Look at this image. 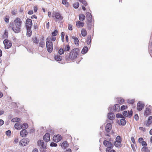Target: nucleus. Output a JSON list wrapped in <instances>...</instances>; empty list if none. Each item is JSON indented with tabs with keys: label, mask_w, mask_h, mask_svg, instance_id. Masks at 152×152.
I'll list each match as a JSON object with an SVG mask.
<instances>
[{
	"label": "nucleus",
	"mask_w": 152,
	"mask_h": 152,
	"mask_svg": "<svg viewBox=\"0 0 152 152\" xmlns=\"http://www.w3.org/2000/svg\"><path fill=\"white\" fill-rule=\"evenodd\" d=\"M15 33H18L20 32V29H12Z\"/></svg>",
	"instance_id": "obj_52"
},
{
	"label": "nucleus",
	"mask_w": 152,
	"mask_h": 152,
	"mask_svg": "<svg viewBox=\"0 0 152 152\" xmlns=\"http://www.w3.org/2000/svg\"><path fill=\"white\" fill-rule=\"evenodd\" d=\"M3 43L4 45V48L5 49H9L12 46L11 41L8 39H4L3 42Z\"/></svg>",
	"instance_id": "obj_7"
},
{
	"label": "nucleus",
	"mask_w": 152,
	"mask_h": 152,
	"mask_svg": "<svg viewBox=\"0 0 152 152\" xmlns=\"http://www.w3.org/2000/svg\"><path fill=\"white\" fill-rule=\"evenodd\" d=\"M32 41L35 44L37 45L39 42V39L38 37H37L35 36L33 37L32 39Z\"/></svg>",
	"instance_id": "obj_30"
},
{
	"label": "nucleus",
	"mask_w": 152,
	"mask_h": 152,
	"mask_svg": "<svg viewBox=\"0 0 152 152\" xmlns=\"http://www.w3.org/2000/svg\"><path fill=\"white\" fill-rule=\"evenodd\" d=\"M58 31L57 29H55L54 31L51 33L52 36L53 37L56 36L58 34Z\"/></svg>",
	"instance_id": "obj_41"
},
{
	"label": "nucleus",
	"mask_w": 152,
	"mask_h": 152,
	"mask_svg": "<svg viewBox=\"0 0 152 152\" xmlns=\"http://www.w3.org/2000/svg\"><path fill=\"white\" fill-rule=\"evenodd\" d=\"M151 124L148 120L145 121L144 123V125L147 127H149Z\"/></svg>",
	"instance_id": "obj_42"
},
{
	"label": "nucleus",
	"mask_w": 152,
	"mask_h": 152,
	"mask_svg": "<svg viewBox=\"0 0 152 152\" xmlns=\"http://www.w3.org/2000/svg\"><path fill=\"white\" fill-rule=\"evenodd\" d=\"M21 129L26 130L28 127V125L26 123H21Z\"/></svg>",
	"instance_id": "obj_32"
},
{
	"label": "nucleus",
	"mask_w": 152,
	"mask_h": 152,
	"mask_svg": "<svg viewBox=\"0 0 152 152\" xmlns=\"http://www.w3.org/2000/svg\"><path fill=\"white\" fill-rule=\"evenodd\" d=\"M62 3L63 4L66 5V7H68L69 5V3L66 0H62Z\"/></svg>",
	"instance_id": "obj_47"
},
{
	"label": "nucleus",
	"mask_w": 152,
	"mask_h": 152,
	"mask_svg": "<svg viewBox=\"0 0 152 152\" xmlns=\"http://www.w3.org/2000/svg\"><path fill=\"white\" fill-rule=\"evenodd\" d=\"M26 35L28 37H31L32 35V31L31 29H26Z\"/></svg>",
	"instance_id": "obj_34"
},
{
	"label": "nucleus",
	"mask_w": 152,
	"mask_h": 152,
	"mask_svg": "<svg viewBox=\"0 0 152 152\" xmlns=\"http://www.w3.org/2000/svg\"><path fill=\"white\" fill-rule=\"evenodd\" d=\"M115 140L116 141L115 142H116L118 143H119V144H121L122 140L121 137L120 136L118 135L116 137Z\"/></svg>",
	"instance_id": "obj_33"
},
{
	"label": "nucleus",
	"mask_w": 152,
	"mask_h": 152,
	"mask_svg": "<svg viewBox=\"0 0 152 152\" xmlns=\"http://www.w3.org/2000/svg\"><path fill=\"white\" fill-rule=\"evenodd\" d=\"M8 30L7 29H5V30L4 31V32L2 34V37L3 39H7V38H8Z\"/></svg>",
	"instance_id": "obj_21"
},
{
	"label": "nucleus",
	"mask_w": 152,
	"mask_h": 152,
	"mask_svg": "<svg viewBox=\"0 0 152 152\" xmlns=\"http://www.w3.org/2000/svg\"><path fill=\"white\" fill-rule=\"evenodd\" d=\"M138 140V142L140 144H141L144 141L143 138L142 137L139 138Z\"/></svg>",
	"instance_id": "obj_54"
},
{
	"label": "nucleus",
	"mask_w": 152,
	"mask_h": 152,
	"mask_svg": "<svg viewBox=\"0 0 152 152\" xmlns=\"http://www.w3.org/2000/svg\"><path fill=\"white\" fill-rule=\"evenodd\" d=\"M50 135L49 133H46L43 136V140L45 142H48L50 140Z\"/></svg>",
	"instance_id": "obj_14"
},
{
	"label": "nucleus",
	"mask_w": 152,
	"mask_h": 152,
	"mask_svg": "<svg viewBox=\"0 0 152 152\" xmlns=\"http://www.w3.org/2000/svg\"><path fill=\"white\" fill-rule=\"evenodd\" d=\"M29 142V140L27 138L22 139L19 142L20 145L24 146L27 145Z\"/></svg>",
	"instance_id": "obj_9"
},
{
	"label": "nucleus",
	"mask_w": 152,
	"mask_h": 152,
	"mask_svg": "<svg viewBox=\"0 0 152 152\" xmlns=\"http://www.w3.org/2000/svg\"><path fill=\"white\" fill-rule=\"evenodd\" d=\"M25 26L26 28H31L32 26V20L27 18L26 20Z\"/></svg>",
	"instance_id": "obj_12"
},
{
	"label": "nucleus",
	"mask_w": 152,
	"mask_h": 152,
	"mask_svg": "<svg viewBox=\"0 0 152 152\" xmlns=\"http://www.w3.org/2000/svg\"><path fill=\"white\" fill-rule=\"evenodd\" d=\"M116 117L117 118H123V116L121 114L117 113L116 115Z\"/></svg>",
	"instance_id": "obj_51"
},
{
	"label": "nucleus",
	"mask_w": 152,
	"mask_h": 152,
	"mask_svg": "<svg viewBox=\"0 0 152 152\" xmlns=\"http://www.w3.org/2000/svg\"><path fill=\"white\" fill-rule=\"evenodd\" d=\"M79 6V3L78 2H77L76 3H74L73 4V6L74 8L75 9H77L78 8Z\"/></svg>",
	"instance_id": "obj_45"
},
{
	"label": "nucleus",
	"mask_w": 152,
	"mask_h": 152,
	"mask_svg": "<svg viewBox=\"0 0 152 152\" xmlns=\"http://www.w3.org/2000/svg\"><path fill=\"white\" fill-rule=\"evenodd\" d=\"M134 102V99H128L127 102L128 103L132 104Z\"/></svg>",
	"instance_id": "obj_49"
},
{
	"label": "nucleus",
	"mask_w": 152,
	"mask_h": 152,
	"mask_svg": "<svg viewBox=\"0 0 152 152\" xmlns=\"http://www.w3.org/2000/svg\"><path fill=\"white\" fill-rule=\"evenodd\" d=\"M117 102L118 103L119 105L122 104L124 102V100L121 97L117 98Z\"/></svg>",
	"instance_id": "obj_29"
},
{
	"label": "nucleus",
	"mask_w": 152,
	"mask_h": 152,
	"mask_svg": "<svg viewBox=\"0 0 152 152\" xmlns=\"http://www.w3.org/2000/svg\"><path fill=\"white\" fill-rule=\"evenodd\" d=\"M108 151L105 150L106 152H116V151L113 148L109 149Z\"/></svg>",
	"instance_id": "obj_55"
},
{
	"label": "nucleus",
	"mask_w": 152,
	"mask_h": 152,
	"mask_svg": "<svg viewBox=\"0 0 152 152\" xmlns=\"http://www.w3.org/2000/svg\"><path fill=\"white\" fill-rule=\"evenodd\" d=\"M139 129L140 130H141L144 132H145L146 130V128L145 127H140L139 128Z\"/></svg>",
	"instance_id": "obj_57"
},
{
	"label": "nucleus",
	"mask_w": 152,
	"mask_h": 152,
	"mask_svg": "<svg viewBox=\"0 0 152 152\" xmlns=\"http://www.w3.org/2000/svg\"><path fill=\"white\" fill-rule=\"evenodd\" d=\"M105 135L109 137H110V132H106L105 134Z\"/></svg>",
	"instance_id": "obj_63"
},
{
	"label": "nucleus",
	"mask_w": 152,
	"mask_h": 152,
	"mask_svg": "<svg viewBox=\"0 0 152 152\" xmlns=\"http://www.w3.org/2000/svg\"><path fill=\"white\" fill-rule=\"evenodd\" d=\"M86 18L87 20V25L88 28H91L94 27V21H92V16L89 12L86 14Z\"/></svg>",
	"instance_id": "obj_4"
},
{
	"label": "nucleus",
	"mask_w": 152,
	"mask_h": 152,
	"mask_svg": "<svg viewBox=\"0 0 152 152\" xmlns=\"http://www.w3.org/2000/svg\"><path fill=\"white\" fill-rule=\"evenodd\" d=\"M45 45V43L44 42H42V41H40L39 43V46L42 48L44 47V46Z\"/></svg>",
	"instance_id": "obj_48"
},
{
	"label": "nucleus",
	"mask_w": 152,
	"mask_h": 152,
	"mask_svg": "<svg viewBox=\"0 0 152 152\" xmlns=\"http://www.w3.org/2000/svg\"><path fill=\"white\" fill-rule=\"evenodd\" d=\"M84 23L82 22L81 21H77L76 22V26L77 28H81L84 26Z\"/></svg>",
	"instance_id": "obj_26"
},
{
	"label": "nucleus",
	"mask_w": 152,
	"mask_h": 152,
	"mask_svg": "<svg viewBox=\"0 0 152 152\" xmlns=\"http://www.w3.org/2000/svg\"><path fill=\"white\" fill-rule=\"evenodd\" d=\"M103 142V144L106 147H107L105 150H108L109 149L113 148L114 147V145L112 143L113 140L109 137L105 138Z\"/></svg>",
	"instance_id": "obj_3"
},
{
	"label": "nucleus",
	"mask_w": 152,
	"mask_h": 152,
	"mask_svg": "<svg viewBox=\"0 0 152 152\" xmlns=\"http://www.w3.org/2000/svg\"><path fill=\"white\" fill-rule=\"evenodd\" d=\"M131 140L134 144H136L135 140L134 137H131Z\"/></svg>",
	"instance_id": "obj_60"
},
{
	"label": "nucleus",
	"mask_w": 152,
	"mask_h": 152,
	"mask_svg": "<svg viewBox=\"0 0 152 152\" xmlns=\"http://www.w3.org/2000/svg\"><path fill=\"white\" fill-rule=\"evenodd\" d=\"M62 140V137L60 134H55L53 137V140L56 142H58Z\"/></svg>",
	"instance_id": "obj_13"
},
{
	"label": "nucleus",
	"mask_w": 152,
	"mask_h": 152,
	"mask_svg": "<svg viewBox=\"0 0 152 152\" xmlns=\"http://www.w3.org/2000/svg\"><path fill=\"white\" fill-rule=\"evenodd\" d=\"M63 152H72V150L70 148H69L66 149V151H64Z\"/></svg>",
	"instance_id": "obj_64"
},
{
	"label": "nucleus",
	"mask_w": 152,
	"mask_h": 152,
	"mask_svg": "<svg viewBox=\"0 0 152 152\" xmlns=\"http://www.w3.org/2000/svg\"><path fill=\"white\" fill-rule=\"evenodd\" d=\"M145 104L141 101H139L137 104V109L138 111H141L144 109Z\"/></svg>",
	"instance_id": "obj_11"
},
{
	"label": "nucleus",
	"mask_w": 152,
	"mask_h": 152,
	"mask_svg": "<svg viewBox=\"0 0 152 152\" xmlns=\"http://www.w3.org/2000/svg\"><path fill=\"white\" fill-rule=\"evenodd\" d=\"M120 123V125L122 126H124L126 124V121L125 118H122L120 119V122L119 121H118V122H117V123L118 124H119Z\"/></svg>",
	"instance_id": "obj_22"
},
{
	"label": "nucleus",
	"mask_w": 152,
	"mask_h": 152,
	"mask_svg": "<svg viewBox=\"0 0 152 152\" xmlns=\"http://www.w3.org/2000/svg\"><path fill=\"white\" fill-rule=\"evenodd\" d=\"M62 47L65 52H69L71 50V47L68 44H63Z\"/></svg>",
	"instance_id": "obj_15"
},
{
	"label": "nucleus",
	"mask_w": 152,
	"mask_h": 152,
	"mask_svg": "<svg viewBox=\"0 0 152 152\" xmlns=\"http://www.w3.org/2000/svg\"><path fill=\"white\" fill-rule=\"evenodd\" d=\"M80 51V49L78 48L72 49L69 55H66V61H73L76 60L79 55Z\"/></svg>",
	"instance_id": "obj_1"
},
{
	"label": "nucleus",
	"mask_w": 152,
	"mask_h": 152,
	"mask_svg": "<svg viewBox=\"0 0 152 152\" xmlns=\"http://www.w3.org/2000/svg\"><path fill=\"white\" fill-rule=\"evenodd\" d=\"M37 144L40 148L47 149L48 148L47 144H46L42 140H39L37 142Z\"/></svg>",
	"instance_id": "obj_5"
},
{
	"label": "nucleus",
	"mask_w": 152,
	"mask_h": 152,
	"mask_svg": "<svg viewBox=\"0 0 152 152\" xmlns=\"http://www.w3.org/2000/svg\"><path fill=\"white\" fill-rule=\"evenodd\" d=\"M151 111V110L150 108L147 107L144 111V116L147 117L150 115Z\"/></svg>",
	"instance_id": "obj_19"
},
{
	"label": "nucleus",
	"mask_w": 152,
	"mask_h": 152,
	"mask_svg": "<svg viewBox=\"0 0 152 152\" xmlns=\"http://www.w3.org/2000/svg\"><path fill=\"white\" fill-rule=\"evenodd\" d=\"M89 49V48L87 46H84L81 50V53L82 54H85L88 52Z\"/></svg>",
	"instance_id": "obj_25"
},
{
	"label": "nucleus",
	"mask_w": 152,
	"mask_h": 152,
	"mask_svg": "<svg viewBox=\"0 0 152 152\" xmlns=\"http://www.w3.org/2000/svg\"><path fill=\"white\" fill-rule=\"evenodd\" d=\"M148 148L147 147H143L141 148V151L142 152H145L146 151H147Z\"/></svg>",
	"instance_id": "obj_53"
},
{
	"label": "nucleus",
	"mask_w": 152,
	"mask_h": 152,
	"mask_svg": "<svg viewBox=\"0 0 152 152\" xmlns=\"http://www.w3.org/2000/svg\"><path fill=\"white\" fill-rule=\"evenodd\" d=\"M107 118L110 120L113 121L115 118V116L114 114L112 113L109 112L107 115Z\"/></svg>",
	"instance_id": "obj_17"
},
{
	"label": "nucleus",
	"mask_w": 152,
	"mask_h": 152,
	"mask_svg": "<svg viewBox=\"0 0 152 152\" xmlns=\"http://www.w3.org/2000/svg\"><path fill=\"white\" fill-rule=\"evenodd\" d=\"M65 51L63 49L62 47L60 48L58 50V53L59 55H62L64 54V53Z\"/></svg>",
	"instance_id": "obj_38"
},
{
	"label": "nucleus",
	"mask_w": 152,
	"mask_h": 152,
	"mask_svg": "<svg viewBox=\"0 0 152 152\" xmlns=\"http://www.w3.org/2000/svg\"><path fill=\"white\" fill-rule=\"evenodd\" d=\"M56 40V38L55 37H48L46 39V41H49L50 42L53 43V42H54Z\"/></svg>",
	"instance_id": "obj_28"
},
{
	"label": "nucleus",
	"mask_w": 152,
	"mask_h": 152,
	"mask_svg": "<svg viewBox=\"0 0 152 152\" xmlns=\"http://www.w3.org/2000/svg\"><path fill=\"white\" fill-rule=\"evenodd\" d=\"M49 41H46V46L47 50L49 53H51L53 50V43H50Z\"/></svg>",
	"instance_id": "obj_8"
},
{
	"label": "nucleus",
	"mask_w": 152,
	"mask_h": 152,
	"mask_svg": "<svg viewBox=\"0 0 152 152\" xmlns=\"http://www.w3.org/2000/svg\"><path fill=\"white\" fill-rule=\"evenodd\" d=\"M134 118L136 121H138L139 120V116L137 114H136L134 115Z\"/></svg>",
	"instance_id": "obj_59"
},
{
	"label": "nucleus",
	"mask_w": 152,
	"mask_h": 152,
	"mask_svg": "<svg viewBox=\"0 0 152 152\" xmlns=\"http://www.w3.org/2000/svg\"><path fill=\"white\" fill-rule=\"evenodd\" d=\"M128 108V106L126 105H123L120 107V110L123 111Z\"/></svg>",
	"instance_id": "obj_44"
},
{
	"label": "nucleus",
	"mask_w": 152,
	"mask_h": 152,
	"mask_svg": "<svg viewBox=\"0 0 152 152\" xmlns=\"http://www.w3.org/2000/svg\"><path fill=\"white\" fill-rule=\"evenodd\" d=\"M120 110V106L118 104H115L114 105V107L113 109V112H119Z\"/></svg>",
	"instance_id": "obj_24"
},
{
	"label": "nucleus",
	"mask_w": 152,
	"mask_h": 152,
	"mask_svg": "<svg viewBox=\"0 0 152 152\" xmlns=\"http://www.w3.org/2000/svg\"><path fill=\"white\" fill-rule=\"evenodd\" d=\"M6 135L8 137H10L11 135V133L10 130H8L5 132Z\"/></svg>",
	"instance_id": "obj_46"
},
{
	"label": "nucleus",
	"mask_w": 152,
	"mask_h": 152,
	"mask_svg": "<svg viewBox=\"0 0 152 152\" xmlns=\"http://www.w3.org/2000/svg\"><path fill=\"white\" fill-rule=\"evenodd\" d=\"M20 119L17 117L15 118L12 119L11 121L12 122H19L20 121Z\"/></svg>",
	"instance_id": "obj_37"
},
{
	"label": "nucleus",
	"mask_w": 152,
	"mask_h": 152,
	"mask_svg": "<svg viewBox=\"0 0 152 152\" xmlns=\"http://www.w3.org/2000/svg\"><path fill=\"white\" fill-rule=\"evenodd\" d=\"M142 146L143 147H147V144L146 141H144L141 143Z\"/></svg>",
	"instance_id": "obj_56"
},
{
	"label": "nucleus",
	"mask_w": 152,
	"mask_h": 152,
	"mask_svg": "<svg viewBox=\"0 0 152 152\" xmlns=\"http://www.w3.org/2000/svg\"><path fill=\"white\" fill-rule=\"evenodd\" d=\"M17 11V10L13 9L12 10L11 13L12 15H15L16 14V12Z\"/></svg>",
	"instance_id": "obj_61"
},
{
	"label": "nucleus",
	"mask_w": 152,
	"mask_h": 152,
	"mask_svg": "<svg viewBox=\"0 0 152 152\" xmlns=\"http://www.w3.org/2000/svg\"><path fill=\"white\" fill-rule=\"evenodd\" d=\"M113 144V145H115V146L117 148H121L122 146L121 144H119V143H118L115 141H114Z\"/></svg>",
	"instance_id": "obj_39"
},
{
	"label": "nucleus",
	"mask_w": 152,
	"mask_h": 152,
	"mask_svg": "<svg viewBox=\"0 0 152 152\" xmlns=\"http://www.w3.org/2000/svg\"><path fill=\"white\" fill-rule=\"evenodd\" d=\"M21 123H16L14 125L15 129L19 130L21 129Z\"/></svg>",
	"instance_id": "obj_31"
},
{
	"label": "nucleus",
	"mask_w": 152,
	"mask_h": 152,
	"mask_svg": "<svg viewBox=\"0 0 152 152\" xmlns=\"http://www.w3.org/2000/svg\"><path fill=\"white\" fill-rule=\"evenodd\" d=\"M50 146L51 147H57L58 146L57 144L56 143H55L53 142H52L50 143Z\"/></svg>",
	"instance_id": "obj_50"
},
{
	"label": "nucleus",
	"mask_w": 152,
	"mask_h": 152,
	"mask_svg": "<svg viewBox=\"0 0 152 152\" xmlns=\"http://www.w3.org/2000/svg\"><path fill=\"white\" fill-rule=\"evenodd\" d=\"M10 18V17L9 15H6L5 16L4 18V20L6 23H8Z\"/></svg>",
	"instance_id": "obj_43"
},
{
	"label": "nucleus",
	"mask_w": 152,
	"mask_h": 152,
	"mask_svg": "<svg viewBox=\"0 0 152 152\" xmlns=\"http://www.w3.org/2000/svg\"><path fill=\"white\" fill-rule=\"evenodd\" d=\"M92 37L91 35H88L86 40V42L88 45H90V46L91 45V41H92Z\"/></svg>",
	"instance_id": "obj_27"
},
{
	"label": "nucleus",
	"mask_w": 152,
	"mask_h": 152,
	"mask_svg": "<svg viewBox=\"0 0 152 152\" xmlns=\"http://www.w3.org/2000/svg\"><path fill=\"white\" fill-rule=\"evenodd\" d=\"M22 21L19 17L16 18L14 20H12L9 25L10 28H21L22 27Z\"/></svg>",
	"instance_id": "obj_2"
},
{
	"label": "nucleus",
	"mask_w": 152,
	"mask_h": 152,
	"mask_svg": "<svg viewBox=\"0 0 152 152\" xmlns=\"http://www.w3.org/2000/svg\"><path fill=\"white\" fill-rule=\"evenodd\" d=\"M148 120L150 122V123L152 124V116H149L148 118Z\"/></svg>",
	"instance_id": "obj_62"
},
{
	"label": "nucleus",
	"mask_w": 152,
	"mask_h": 152,
	"mask_svg": "<svg viewBox=\"0 0 152 152\" xmlns=\"http://www.w3.org/2000/svg\"><path fill=\"white\" fill-rule=\"evenodd\" d=\"M122 114L124 116L130 118L133 115V112L132 110L129 111L124 110L122 112Z\"/></svg>",
	"instance_id": "obj_10"
},
{
	"label": "nucleus",
	"mask_w": 152,
	"mask_h": 152,
	"mask_svg": "<svg viewBox=\"0 0 152 152\" xmlns=\"http://www.w3.org/2000/svg\"><path fill=\"white\" fill-rule=\"evenodd\" d=\"M20 134L22 137H25L27 135L28 132L26 130L22 129L20 132Z\"/></svg>",
	"instance_id": "obj_16"
},
{
	"label": "nucleus",
	"mask_w": 152,
	"mask_h": 152,
	"mask_svg": "<svg viewBox=\"0 0 152 152\" xmlns=\"http://www.w3.org/2000/svg\"><path fill=\"white\" fill-rule=\"evenodd\" d=\"M112 128V125L111 123H107L105 127L106 132H110Z\"/></svg>",
	"instance_id": "obj_18"
},
{
	"label": "nucleus",
	"mask_w": 152,
	"mask_h": 152,
	"mask_svg": "<svg viewBox=\"0 0 152 152\" xmlns=\"http://www.w3.org/2000/svg\"><path fill=\"white\" fill-rule=\"evenodd\" d=\"M60 145L62 148L65 149V147L66 148L68 147H69V145L67 141L65 140L63 142L60 143Z\"/></svg>",
	"instance_id": "obj_20"
},
{
	"label": "nucleus",
	"mask_w": 152,
	"mask_h": 152,
	"mask_svg": "<svg viewBox=\"0 0 152 152\" xmlns=\"http://www.w3.org/2000/svg\"><path fill=\"white\" fill-rule=\"evenodd\" d=\"M73 41L74 44L75 45H76L77 46H78L79 45V42L78 39L77 37L75 38V39Z\"/></svg>",
	"instance_id": "obj_40"
},
{
	"label": "nucleus",
	"mask_w": 152,
	"mask_h": 152,
	"mask_svg": "<svg viewBox=\"0 0 152 152\" xmlns=\"http://www.w3.org/2000/svg\"><path fill=\"white\" fill-rule=\"evenodd\" d=\"M54 59L56 61L59 62L62 61V57L60 55H54Z\"/></svg>",
	"instance_id": "obj_23"
},
{
	"label": "nucleus",
	"mask_w": 152,
	"mask_h": 152,
	"mask_svg": "<svg viewBox=\"0 0 152 152\" xmlns=\"http://www.w3.org/2000/svg\"><path fill=\"white\" fill-rule=\"evenodd\" d=\"M86 17L84 15L81 14L79 15V19L80 21H83L85 20Z\"/></svg>",
	"instance_id": "obj_35"
},
{
	"label": "nucleus",
	"mask_w": 152,
	"mask_h": 152,
	"mask_svg": "<svg viewBox=\"0 0 152 152\" xmlns=\"http://www.w3.org/2000/svg\"><path fill=\"white\" fill-rule=\"evenodd\" d=\"M52 17H54L56 22L58 21H61L63 19V17L59 12H55L53 14Z\"/></svg>",
	"instance_id": "obj_6"
},
{
	"label": "nucleus",
	"mask_w": 152,
	"mask_h": 152,
	"mask_svg": "<svg viewBox=\"0 0 152 152\" xmlns=\"http://www.w3.org/2000/svg\"><path fill=\"white\" fill-rule=\"evenodd\" d=\"M113 107L112 106V105H110V107L108 108V110L109 111H113Z\"/></svg>",
	"instance_id": "obj_58"
},
{
	"label": "nucleus",
	"mask_w": 152,
	"mask_h": 152,
	"mask_svg": "<svg viewBox=\"0 0 152 152\" xmlns=\"http://www.w3.org/2000/svg\"><path fill=\"white\" fill-rule=\"evenodd\" d=\"M81 33L83 37H86L87 35V31L86 29H81Z\"/></svg>",
	"instance_id": "obj_36"
}]
</instances>
